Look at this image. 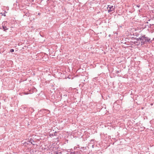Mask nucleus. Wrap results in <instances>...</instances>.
Instances as JSON below:
<instances>
[{"instance_id": "obj_5", "label": "nucleus", "mask_w": 154, "mask_h": 154, "mask_svg": "<svg viewBox=\"0 0 154 154\" xmlns=\"http://www.w3.org/2000/svg\"><path fill=\"white\" fill-rule=\"evenodd\" d=\"M135 43L137 45H139L140 44V43L138 42H135Z\"/></svg>"}, {"instance_id": "obj_13", "label": "nucleus", "mask_w": 154, "mask_h": 154, "mask_svg": "<svg viewBox=\"0 0 154 154\" xmlns=\"http://www.w3.org/2000/svg\"><path fill=\"white\" fill-rule=\"evenodd\" d=\"M136 6H137V7H138L139 8L140 6V5H136Z\"/></svg>"}, {"instance_id": "obj_6", "label": "nucleus", "mask_w": 154, "mask_h": 154, "mask_svg": "<svg viewBox=\"0 0 154 154\" xmlns=\"http://www.w3.org/2000/svg\"><path fill=\"white\" fill-rule=\"evenodd\" d=\"M114 8H113L112 9H109V10H108V12H111L112 11H113L114 10Z\"/></svg>"}, {"instance_id": "obj_17", "label": "nucleus", "mask_w": 154, "mask_h": 154, "mask_svg": "<svg viewBox=\"0 0 154 154\" xmlns=\"http://www.w3.org/2000/svg\"><path fill=\"white\" fill-rule=\"evenodd\" d=\"M146 23H148V22H147Z\"/></svg>"}, {"instance_id": "obj_2", "label": "nucleus", "mask_w": 154, "mask_h": 154, "mask_svg": "<svg viewBox=\"0 0 154 154\" xmlns=\"http://www.w3.org/2000/svg\"><path fill=\"white\" fill-rule=\"evenodd\" d=\"M5 22H3L2 23L3 29L4 31H5L6 30L8 29V28H7V27L5 26Z\"/></svg>"}, {"instance_id": "obj_8", "label": "nucleus", "mask_w": 154, "mask_h": 154, "mask_svg": "<svg viewBox=\"0 0 154 154\" xmlns=\"http://www.w3.org/2000/svg\"><path fill=\"white\" fill-rule=\"evenodd\" d=\"M14 49H11L10 50V51L11 52H14Z\"/></svg>"}, {"instance_id": "obj_9", "label": "nucleus", "mask_w": 154, "mask_h": 154, "mask_svg": "<svg viewBox=\"0 0 154 154\" xmlns=\"http://www.w3.org/2000/svg\"><path fill=\"white\" fill-rule=\"evenodd\" d=\"M57 133V132L55 131L54 132V136H56Z\"/></svg>"}, {"instance_id": "obj_18", "label": "nucleus", "mask_w": 154, "mask_h": 154, "mask_svg": "<svg viewBox=\"0 0 154 154\" xmlns=\"http://www.w3.org/2000/svg\"><path fill=\"white\" fill-rule=\"evenodd\" d=\"M69 154V153H67V154Z\"/></svg>"}, {"instance_id": "obj_14", "label": "nucleus", "mask_w": 154, "mask_h": 154, "mask_svg": "<svg viewBox=\"0 0 154 154\" xmlns=\"http://www.w3.org/2000/svg\"><path fill=\"white\" fill-rule=\"evenodd\" d=\"M54 135L53 134H50V136H53Z\"/></svg>"}, {"instance_id": "obj_3", "label": "nucleus", "mask_w": 154, "mask_h": 154, "mask_svg": "<svg viewBox=\"0 0 154 154\" xmlns=\"http://www.w3.org/2000/svg\"><path fill=\"white\" fill-rule=\"evenodd\" d=\"M113 6L108 5V7L107 8V9H108V8H109V9H112L113 8Z\"/></svg>"}, {"instance_id": "obj_10", "label": "nucleus", "mask_w": 154, "mask_h": 154, "mask_svg": "<svg viewBox=\"0 0 154 154\" xmlns=\"http://www.w3.org/2000/svg\"><path fill=\"white\" fill-rule=\"evenodd\" d=\"M43 111H45H45H49L48 110H47V109H42V110Z\"/></svg>"}, {"instance_id": "obj_4", "label": "nucleus", "mask_w": 154, "mask_h": 154, "mask_svg": "<svg viewBox=\"0 0 154 154\" xmlns=\"http://www.w3.org/2000/svg\"><path fill=\"white\" fill-rule=\"evenodd\" d=\"M142 39H143V37L142 36L140 38H137V41H142Z\"/></svg>"}, {"instance_id": "obj_12", "label": "nucleus", "mask_w": 154, "mask_h": 154, "mask_svg": "<svg viewBox=\"0 0 154 154\" xmlns=\"http://www.w3.org/2000/svg\"><path fill=\"white\" fill-rule=\"evenodd\" d=\"M71 154H75V152H71L70 153Z\"/></svg>"}, {"instance_id": "obj_7", "label": "nucleus", "mask_w": 154, "mask_h": 154, "mask_svg": "<svg viewBox=\"0 0 154 154\" xmlns=\"http://www.w3.org/2000/svg\"><path fill=\"white\" fill-rule=\"evenodd\" d=\"M148 26H149L148 27H149L150 28H151V27L152 26H154V25L153 24H152V25L149 24Z\"/></svg>"}, {"instance_id": "obj_15", "label": "nucleus", "mask_w": 154, "mask_h": 154, "mask_svg": "<svg viewBox=\"0 0 154 154\" xmlns=\"http://www.w3.org/2000/svg\"><path fill=\"white\" fill-rule=\"evenodd\" d=\"M153 40H154V38H153Z\"/></svg>"}, {"instance_id": "obj_16", "label": "nucleus", "mask_w": 154, "mask_h": 154, "mask_svg": "<svg viewBox=\"0 0 154 154\" xmlns=\"http://www.w3.org/2000/svg\"><path fill=\"white\" fill-rule=\"evenodd\" d=\"M117 72H118V73L119 72V71H117Z\"/></svg>"}, {"instance_id": "obj_11", "label": "nucleus", "mask_w": 154, "mask_h": 154, "mask_svg": "<svg viewBox=\"0 0 154 154\" xmlns=\"http://www.w3.org/2000/svg\"><path fill=\"white\" fill-rule=\"evenodd\" d=\"M32 140H32V139H30V143H31V144H32V141H32Z\"/></svg>"}, {"instance_id": "obj_1", "label": "nucleus", "mask_w": 154, "mask_h": 154, "mask_svg": "<svg viewBox=\"0 0 154 154\" xmlns=\"http://www.w3.org/2000/svg\"><path fill=\"white\" fill-rule=\"evenodd\" d=\"M142 41L141 42V45L146 43L147 42H149L150 39L149 38L147 37H145L144 36H143Z\"/></svg>"}]
</instances>
